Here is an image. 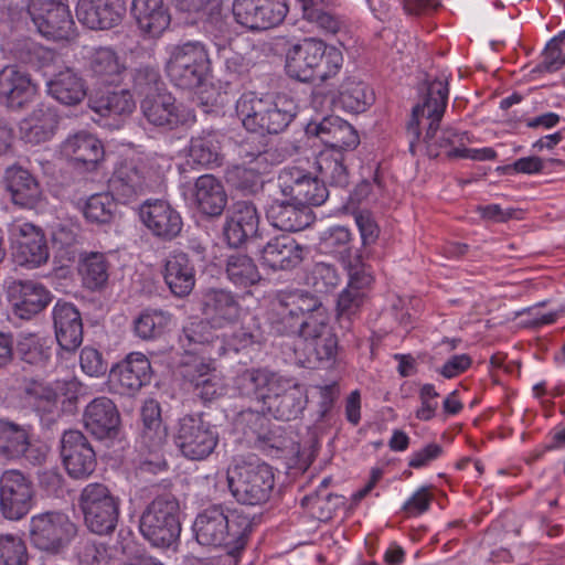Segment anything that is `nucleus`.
I'll use <instances>...</instances> for the list:
<instances>
[{"mask_svg":"<svg viewBox=\"0 0 565 565\" xmlns=\"http://www.w3.org/2000/svg\"><path fill=\"white\" fill-rule=\"evenodd\" d=\"M227 484L235 500L245 505L266 503L275 486L273 469L266 462H242L227 470Z\"/></svg>","mask_w":565,"mask_h":565,"instance_id":"obj_8","label":"nucleus"},{"mask_svg":"<svg viewBox=\"0 0 565 565\" xmlns=\"http://www.w3.org/2000/svg\"><path fill=\"white\" fill-rule=\"evenodd\" d=\"M31 445L30 426L0 418V459H18Z\"/></svg>","mask_w":565,"mask_h":565,"instance_id":"obj_43","label":"nucleus"},{"mask_svg":"<svg viewBox=\"0 0 565 565\" xmlns=\"http://www.w3.org/2000/svg\"><path fill=\"white\" fill-rule=\"evenodd\" d=\"M254 520L242 509L228 510L213 504L196 515L193 532L201 545L225 546L228 554L236 557L246 547Z\"/></svg>","mask_w":565,"mask_h":565,"instance_id":"obj_2","label":"nucleus"},{"mask_svg":"<svg viewBox=\"0 0 565 565\" xmlns=\"http://www.w3.org/2000/svg\"><path fill=\"white\" fill-rule=\"evenodd\" d=\"M126 12L124 0H78V21L90 30H109L120 24Z\"/></svg>","mask_w":565,"mask_h":565,"instance_id":"obj_25","label":"nucleus"},{"mask_svg":"<svg viewBox=\"0 0 565 565\" xmlns=\"http://www.w3.org/2000/svg\"><path fill=\"white\" fill-rule=\"evenodd\" d=\"M244 127L253 132L277 135L294 120L297 105L286 95L270 98H242L236 106Z\"/></svg>","mask_w":565,"mask_h":565,"instance_id":"obj_5","label":"nucleus"},{"mask_svg":"<svg viewBox=\"0 0 565 565\" xmlns=\"http://www.w3.org/2000/svg\"><path fill=\"white\" fill-rule=\"evenodd\" d=\"M305 247L289 235L270 238L259 249V262L264 267L278 270H290L303 260Z\"/></svg>","mask_w":565,"mask_h":565,"instance_id":"obj_29","label":"nucleus"},{"mask_svg":"<svg viewBox=\"0 0 565 565\" xmlns=\"http://www.w3.org/2000/svg\"><path fill=\"white\" fill-rule=\"evenodd\" d=\"M79 565H110V555L105 543L83 542L77 551Z\"/></svg>","mask_w":565,"mask_h":565,"instance_id":"obj_62","label":"nucleus"},{"mask_svg":"<svg viewBox=\"0 0 565 565\" xmlns=\"http://www.w3.org/2000/svg\"><path fill=\"white\" fill-rule=\"evenodd\" d=\"M151 488L154 490V498L141 513L139 530L153 546L169 547L181 533L180 503L171 491L159 493V486Z\"/></svg>","mask_w":565,"mask_h":565,"instance_id":"obj_4","label":"nucleus"},{"mask_svg":"<svg viewBox=\"0 0 565 565\" xmlns=\"http://www.w3.org/2000/svg\"><path fill=\"white\" fill-rule=\"evenodd\" d=\"M285 53L286 74L298 82L310 83L316 78L327 82L342 68L343 54L322 40L305 38L290 41L280 38L277 41Z\"/></svg>","mask_w":565,"mask_h":565,"instance_id":"obj_1","label":"nucleus"},{"mask_svg":"<svg viewBox=\"0 0 565 565\" xmlns=\"http://www.w3.org/2000/svg\"><path fill=\"white\" fill-rule=\"evenodd\" d=\"M166 73L173 86L194 90L205 84L211 74V60L205 45L188 41L171 47L166 62Z\"/></svg>","mask_w":565,"mask_h":565,"instance_id":"obj_6","label":"nucleus"},{"mask_svg":"<svg viewBox=\"0 0 565 565\" xmlns=\"http://www.w3.org/2000/svg\"><path fill=\"white\" fill-rule=\"evenodd\" d=\"M209 318L199 319L183 328L181 341L191 351H200L209 359L215 360L224 355V341L216 334Z\"/></svg>","mask_w":565,"mask_h":565,"instance_id":"obj_32","label":"nucleus"},{"mask_svg":"<svg viewBox=\"0 0 565 565\" xmlns=\"http://www.w3.org/2000/svg\"><path fill=\"white\" fill-rule=\"evenodd\" d=\"M19 358L31 365H45L51 356V348L46 340L38 334L29 333L23 335L17 344Z\"/></svg>","mask_w":565,"mask_h":565,"instance_id":"obj_57","label":"nucleus"},{"mask_svg":"<svg viewBox=\"0 0 565 565\" xmlns=\"http://www.w3.org/2000/svg\"><path fill=\"white\" fill-rule=\"evenodd\" d=\"M350 214L359 228L363 247L375 244L380 235V227L373 214L364 209H352Z\"/></svg>","mask_w":565,"mask_h":565,"instance_id":"obj_64","label":"nucleus"},{"mask_svg":"<svg viewBox=\"0 0 565 565\" xmlns=\"http://www.w3.org/2000/svg\"><path fill=\"white\" fill-rule=\"evenodd\" d=\"M47 92L61 104L74 106L86 96L85 81L73 70L65 68L47 82Z\"/></svg>","mask_w":565,"mask_h":565,"instance_id":"obj_42","label":"nucleus"},{"mask_svg":"<svg viewBox=\"0 0 565 565\" xmlns=\"http://www.w3.org/2000/svg\"><path fill=\"white\" fill-rule=\"evenodd\" d=\"M318 323L300 335L305 341L308 366L312 369L333 362L338 351V339L329 324V316Z\"/></svg>","mask_w":565,"mask_h":565,"instance_id":"obj_26","label":"nucleus"},{"mask_svg":"<svg viewBox=\"0 0 565 565\" xmlns=\"http://www.w3.org/2000/svg\"><path fill=\"white\" fill-rule=\"evenodd\" d=\"M141 420L143 438L152 440L156 446H161L167 437V428L162 423L161 407L157 401H146L141 408Z\"/></svg>","mask_w":565,"mask_h":565,"instance_id":"obj_55","label":"nucleus"},{"mask_svg":"<svg viewBox=\"0 0 565 565\" xmlns=\"http://www.w3.org/2000/svg\"><path fill=\"white\" fill-rule=\"evenodd\" d=\"M84 426L97 439H114L120 427V414L115 403L106 397L94 398L85 408Z\"/></svg>","mask_w":565,"mask_h":565,"instance_id":"obj_27","label":"nucleus"},{"mask_svg":"<svg viewBox=\"0 0 565 565\" xmlns=\"http://www.w3.org/2000/svg\"><path fill=\"white\" fill-rule=\"evenodd\" d=\"M339 100L347 111L360 114L373 104L374 94L365 83L347 78L340 86Z\"/></svg>","mask_w":565,"mask_h":565,"instance_id":"obj_49","label":"nucleus"},{"mask_svg":"<svg viewBox=\"0 0 565 565\" xmlns=\"http://www.w3.org/2000/svg\"><path fill=\"white\" fill-rule=\"evenodd\" d=\"M108 185L114 196L124 204L146 194L150 188L143 172L132 162L118 164Z\"/></svg>","mask_w":565,"mask_h":565,"instance_id":"obj_35","label":"nucleus"},{"mask_svg":"<svg viewBox=\"0 0 565 565\" xmlns=\"http://www.w3.org/2000/svg\"><path fill=\"white\" fill-rule=\"evenodd\" d=\"M26 12L36 31L47 40H70L75 22L67 4L57 0H29Z\"/></svg>","mask_w":565,"mask_h":565,"instance_id":"obj_12","label":"nucleus"},{"mask_svg":"<svg viewBox=\"0 0 565 565\" xmlns=\"http://www.w3.org/2000/svg\"><path fill=\"white\" fill-rule=\"evenodd\" d=\"M90 107L103 117L128 116L134 111L136 103L129 90L121 89L107 92L92 99Z\"/></svg>","mask_w":565,"mask_h":565,"instance_id":"obj_50","label":"nucleus"},{"mask_svg":"<svg viewBox=\"0 0 565 565\" xmlns=\"http://www.w3.org/2000/svg\"><path fill=\"white\" fill-rule=\"evenodd\" d=\"M29 534L34 547L50 554H58L76 536L77 525L66 513L46 511L31 518Z\"/></svg>","mask_w":565,"mask_h":565,"instance_id":"obj_11","label":"nucleus"},{"mask_svg":"<svg viewBox=\"0 0 565 565\" xmlns=\"http://www.w3.org/2000/svg\"><path fill=\"white\" fill-rule=\"evenodd\" d=\"M139 217L147 230L162 242L175 239L183 227L181 214L164 200H146L139 206Z\"/></svg>","mask_w":565,"mask_h":565,"instance_id":"obj_19","label":"nucleus"},{"mask_svg":"<svg viewBox=\"0 0 565 565\" xmlns=\"http://www.w3.org/2000/svg\"><path fill=\"white\" fill-rule=\"evenodd\" d=\"M12 256L20 266L35 268L45 264L50 252L43 231L31 223L17 226L14 228Z\"/></svg>","mask_w":565,"mask_h":565,"instance_id":"obj_21","label":"nucleus"},{"mask_svg":"<svg viewBox=\"0 0 565 565\" xmlns=\"http://www.w3.org/2000/svg\"><path fill=\"white\" fill-rule=\"evenodd\" d=\"M161 275L171 294L184 298L195 286V264L193 257L182 250L173 249L161 262Z\"/></svg>","mask_w":565,"mask_h":565,"instance_id":"obj_22","label":"nucleus"},{"mask_svg":"<svg viewBox=\"0 0 565 565\" xmlns=\"http://www.w3.org/2000/svg\"><path fill=\"white\" fill-rule=\"evenodd\" d=\"M121 500L103 482L87 483L79 493L78 507L84 525L96 535L115 532L120 515Z\"/></svg>","mask_w":565,"mask_h":565,"instance_id":"obj_7","label":"nucleus"},{"mask_svg":"<svg viewBox=\"0 0 565 565\" xmlns=\"http://www.w3.org/2000/svg\"><path fill=\"white\" fill-rule=\"evenodd\" d=\"M88 65L93 75L105 84L116 83L124 71L117 53L110 47L95 49Z\"/></svg>","mask_w":565,"mask_h":565,"instance_id":"obj_48","label":"nucleus"},{"mask_svg":"<svg viewBox=\"0 0 565 565\" xmlns=\"http://www.w3.org/2000/svg\"><path fill=\"white\" fill-rule=\"evenodd\" d=\"M36 85L29 73L17 65H7L0 71V103L10 109H22L36 94Z\"/></svg>","mask_w":565,"mask_h":565,"instance_id":"obj_28","label":"nucleus"},{"mask_svg":"<svg viewBox=\"0 0 565 565\" xmlns=\"http://www.w3.org/2000/svg\"><path fill=\"white\" fill-rule=\"evenodd\" d=\"M193 198L196 209L211 217L220 216L227 204L223 184L212 174H204L195 180Z\"/></svg>","mask_w":565,"mask_h":565,"instance_id":"obj_40","label":"nucleus"},{"mask_svg":"<svg viewBox=\"0 0 565 565\" xmlns=\"http://www.w3.org/2000/svg\"><path fill=\"white\" fill-rule=\"evenodd\" d=\"M174 443L189 460H204L216 448L218 433L203 413H192L178 420Z\"/></svg>","mask_w":565,"mask_h":565,"instance_id":"obj_10","label":"nucleus"},{"mask_svg":"<svg viewBox=\"0 0 565 565\" xmlns=\"http://www.w3.org/2000/svg\"><path fill=\"white\" fill-rule=\"evenodd\" d=\"M565 44V30L554 36L546 45L542 61L536 65L535 71L553 73L565 65L563 45Z\"/></svg>","mask_w":565,"mask_h":565,"instance_id":"obj_60","label":"nucleus"},{"mask_svg":"<svg viewBox=\"0 0 565 565\" xmlns=\"http://www.w3.org/2000/svg\"><path fill=\"white\" fill-rule=\"evenodd\" d=\"M140 107L149 124L166 130L177 129L194 119L192 111L177 103L175 97L166 90L148 94Z\"/></svg>","mask_w":565,"mask_h":565,"instance_id":"obj_17","label":"nucleus"},{"mask_svg":"<svg viewBox=\"0 0 565 565\" xmlns=\"http://www.w3.org/2000/svg\"><path fill=\"white\" fill-rule=\"evenodd\" d=\"M131 12L145 36L159 38L170 25L171 17L163 0H132Z\"/></svg>","mask_w":565,"mask_h":565,"instance_id":"obj_36","label":"nucleus"},{"mask_svg":"<svg viewBox=\"0 0 565 565\" xmlns=\"http://www.w3.org/2000/svg\"><path fill=\"white\" fill-rule=\"evenodd\" d=\"M7 298L15 316L29 320L40 313L51 301L50 292L31 280H14L7 287Z\"/></svg>","mask_w":565,"mask_h":565,"instance_id":"obj_24","label":"nucleus"},{"mask_svg":"<svg viewBox=\"0 0 565 565\" xmlns=\"http://www.w3.org/2000/svg\"><path fill=\"white\" fill-rule=\"evenodd\" d=\"M447 78H435L428 83L427 94L422 105H416L412 118L407 124V134L411 136L409 150L414 153L419 141V118L425 117L429 122L426 128L424 142L428 154H436V139L439 135V122L444 116L448 100Z\"/></svg>","mask_w":565,"mask_h":565,"instance_id":"obj_9","label":"nucleus"},{"mask_svg":"<svg viewBox=\"0 0 565 565\" xmlns=\"http://www.w3.org/2000/svg\"><path fill=\"white\" fill-rule=\"evenodd\" d=\"M225 273L227 279L238 288H248L262 280L256 263L245 254L230 255L226 259Z\"/></svg>","mask_w":565,"mask_h":565,"instance_id":"obj_47","label":"nucleus"},{"mask_svg":"<svg viewBox=\"0 0 565 565\" xmlns=\"http://www.w3.org/2000/svg\"><path fill=\"white\" fill-rule=\"evenodd\" d=\"M202 313L218 327L234 323L241 315L236 297L225 289H210L202 299Z\"/></svg>","mask_w":565,"mask_h":565,"instance_id":"obj_38","label":"nucleus"},{"mask_svg":"<svg viewBox=\"0 0 565 565\" xmlns=\"http://www.w3.org/2000/svg\"><path fill=\"white\" fill-rule=\"evenodd\" d=\"M266 216L276 228L285 232H299L313 221L311 211L290 198L273 200Z\"/></svg>","mask_w":565,"mask_h":565,"instance_id":"obj_33","label":"nucleus"},{"mask_svg":"<svg viewBox=\"0 0 565 565\" xmlns=\"http://www.w3.org/2000/svg\"><path fill=\"white\" fill-rule=\"evenodd\" d=\"M114 194L97 193L90 195L83 207L85 218L90 223L109 224L116 214L117 203Z\"/></svg>","mask_w":565,"mask_h":565,"instance_id":"obj_53","label":"nucleus"},{"mask_svg":"<svg viewBox=\"0 0 565 565\" xmlns=\"http://www.w3.org/2000/svg\"><path fill=\"white\" fill-rule=\"evenodd\" d=\"M58 121L55 109L42 105L20 122L21 139L31 145L46 142L55 135Z\"/></svg>","mask_w":565,"mask_h":565,"instance_id":"obj_39","label":"nucleus"},{"mask_svg":"<svg viewBox=\"0 0 565 565\" xmlns=\"http://www.w3.org/2000/svg\"><path fill=\"white\" fill-rule=\"evenodd\" d=\"M193 392L203 403L217 399L224 394L221 379L205 364H201L198 375L191 377Z\"/></svg>","mask_w":565,"mask_h":565,"instance_id":"obj_58","label":"nucleus"},{"mask_svg":"<svg viewBox=\"0 0 565 565\" xmlns=\"http://www.w3.org/2000/svg\"><path fill=\"white\" fill-rule=\"evenodd\" d=\"M259 214L250 201H237L224 225V237L231 247H241L248 238L256 236Z\"/></svg>","mask_w":565,"mask_h":565,"instance_id":"obj_31","label":"nucleus"},{"mask_svg":"<svg viewBox=\"0 0 565 565\" xmlns=\"http://www.w3.org/2000/svg\"><path fill=\"white\" fill-rule=\"evenodd\" d=\"M316 167L327 188L345 189L349 185L350 175L341 152H321L316 159Z\"/></svg>","mask_w":565,"mask_h":565,"instance_id":"obj_46","label":"nucleus"},{"mask_svg":"<svg viewBox=\"0 0 565 565\" xmlns=\"http://www.w3.org/2000/svg\"><path fill=\"white\" fill-rule=\"evenodd\" d=\"M275 311L271 326L281 335L300 337L329 316L320 299L302 289L279 291L275 298Z\"/></svg>","mask_w":565,"mask_h":565,"instance_id":"obj_3","label":"nucleus"},{"mask_svg":"<svg viewBox=\"0 0 565 565\" xmlns=\"http://www.w3.org/2000/svg\"><path fill=\"white\" fill-rule=\"evenodd\" d=\"M62 151L87 171L95 170L105 154L102 141L86 131L66 138L62 143Z\"/></svg>","mask_w":565,"mask_h":565,"instance_id":"obj_37","label":"nucleus"},{"mask_svg":"<svg viewBox=\"0 0 565 565\" xmlns=\"http://www.w3.org/2000/svg\"><path fill=\"white\" fill-rule=\"evenodd\" d=\"M28 547L24 540L17 534H0V565H26Z\"/></svg>","mask_w":565,"mask_h":565,"instance_id":"obj_59","label":"nucleus"},{"mask_svg":"<svg viewBox=\"0 0 565 565\" xmlns=\"http://www.w3.org/2000/svg\"><path fill=\"white\" fill-rule=\"evenodd\" d=\"M61 458L67 475L86 479L96 469V454L87 437L77 429L65 430L61 438Z\"/></svg>","mask_w":565,"mask_h":565,"instance_id":"obj_18","label":"nucleus"},{"mask_svg":"<svg viewBox=\"0 0 565 565\" xmlns=\"http://www.w3.org/2000/svg\"><path fill=\"white\" fill-rule=\"evenodd\" d=\"M289 11L287 0H234L233 14L237 23L263 31L284 22Z\"/></svg>","mask_w":565,"mask_h":565,"instance_id":"obj_16","label":"nucleus"},{"mask_svg":"<svg viewBox=\"0 0 565 565\" xmlns=\"http://www.w3.org/2000/svg\"><path fill=\"white\" fill-rule=\"evenodd\" d=\"M308 403L307 391L295 377L280 375L269 393L263 396V412L278 420L298 418Z\"/></svg>","mask_w":565,"mask_h":565,"instance_id":"obj_14","label":"nucleus"},{"mask_svg":"<svg viewBox=\"0 0 565 565\" xmlns=\"http://www.w3.org/2000/svg\"><path fill=\"white\" fill-rule=\"evenodd\" d=\"M172 315L161 309L143 310L134 321V330L142 340L160 338L171 323Z\"/></svg>","mask_w":565,"mask_h":565,"instance_id":"obj_52","label":"nucleus"},{"mask_svg":"<svg viewBox=\"0 0 565 565\" xmlns=\"http://www.w3.org/2000/svg\"><path fill=\"white\" fill-rule=\"evenodd\" d=\"M331 482V477L324 478L318 491L315 494H309L302 498L301 505L310 508L312 514L319 520H329L332 516V512L337 509L341 497L333 493H322Z\"/></svg>","mask_w":565,"mask_h":565,"instance_id":"obj_56","label":"nucleus"},{"mask_svg":"<svg viewBox=\"0 0 565 565\" xmlns=\"http://www.w3.org/2000/svg\"><path fill=\"white\" fill-rule=\"evenodd\" d=\"M53 324L58 345L75 352L83 342V320L78 309L71 302L58 300L53 308Z\"/></svg>","mask_w":565,"mask_h":565,"instance_id":"obj_30","label":"nucleus"},{"mask_svg":"<svg viewBox=\"0 0 565 565\" xmlns=\"http://www.w3.org/2000/svg\"><path fill=\"white\" fill-rule=\"evenodd\" d=\"M35 490L29 476L10 469L0 476V513L9 521L24 519L34 504Z\"/></svg>","mask_w":565,"mask_h":565,"instance_id":"obj_13","label":"nucleus"},{"mask_svg":"<svg viewBox=\"0 0 565 565\" xmlns=\"http://www.w3.org/2000/svg\"><path fill=\"white\" fill-rule=\"evenodd\" d=\"M151 364L149 359L132 352L110 369L109 381L121 395H135L151 381Z\"/></svg>","mask_w":565,"mask_h":565,"instance_id":"obj_20","label":"nucleus"},{"mask_svg":"<svg viewBox=\"0 0 565 565\" xmlns=\"http://www.w3.org/2000/svg\"><path fill=\"white\" fill-rule=\"evenodd\" d=\"M79 274L83 285L92 290L103 289L109 278V263L105 254L99 252L84 253L79 259Z\"/></svg>","mask_w":565,"mask_h":565,"instance_id":"obj_45","label":"nucleus"},{"mask_svg":"<svg viewBox=\"0 0 565 565\" xmlns=\"http://www.w3.org/2000/svg\"><path fill=\"white\" fill-rule=\"evenodd\" d=\"M279 188L284 198H290L298 204L319 206L329 196V190L319 175L299 168H285L278 177Z\"/></svg>","mask_w":565,"mask_h":565,"instance_id":"obj_15","label":"nucleus"},{"mask_svg":"<svg viewBox=\"0 0 565 565\" xmlns=\"http://www.w3.org/2000/svg\"><path fill=\"white\" fill-rule=\"evenodd\" d=\"M280 374L267 369H247L237 374L234 384L242 396H255L263 404V396L269 393Z\"/></svg>","mask_w":565,"mask_h":565,"instance_id":"obj_44","label":"nucleus"},{"mask_svg":"<svg viewBox=\"0 0 565 565\" xmlns=\"http://www.w3.org/2000/svg\"><path fill=\"white\" fill-rule=\"evenodd\" d=\"M268 418L260 412L244 409L236 417V425L245 435L253 434L257 439H266Z\"/></svg>","mask_w":565,"mask_h":565,"instance_id":"obj_63","label":"nucleus"},{"mask_svg":"<svg viewBox=\"0 0 565 565\" xmlns=\"http://www.w3.org/2000/svg\"><path fill=\"white\" fill-rule=\"evenodd\" d=\"M24 399L38 413L53 414L57 409V393L38 381H30L24 387Z\"/></svg>","mask_w":565,"mask_h":565,"instance_id":"obj_54","label":"nucleus"},{"mask_svg":"<svg viewBox=\"0 0 565 565\" xmlns=\"http://www.w3.org/2000/svg\"><path fill=\"white\" fill-rule=\"evenodd\" d=\"M6 190L14 205L34 209L42 200V190L38 180L22 167H11L4 173Z\"/></svg>","mask_w":565,"mask_h":565,"instance_id":"obj_34","label":"nucleus"},{"mask_svg":"<svg viewBox=\"0 0 565 565\" xmlns=\"http://www.w3.org/2000/svg\"><path fill=\"white\" fill-rule=\"evenodd\" d=\"M134 86L142 95L161 92L160 85H163L159 70L151 65H140L134 72Z\"/></svg>","mask_w":565,"mask_h":565,"instance_id":"obj_61","label":"nucleus"},{"mask_svg":"<svg viewBox=\"0 0 565 565\" xmlns=\"http://www.w3.org/2000/svg\"><path fill=\"white\" fill-rule=\"evenodd\" d=\"M262 169L247 168L244 166H233L226 170V182L238 193L244 196H255L262 192L264 180Z\"/></svg>","mask_w":565,"mask_h":565,"instance_id":"obj_51","label":"nucleus"},{"mask_svg":"<svg viewBox=\"0 0 565 565\" xmlns=\"http://www.w3.org/2000/svg\"><path fill=\"white\" fill-rule=\"evenodd\" d=\"M306 134L319 138L327 147L338 150H352L360 143L358 131L347 120L330 115L320 121L310 120Z\"/></svg>","mask_w":565,"mask_h":565,"instance_id":"obj_23","label":"nucleus"},{"mask_svg":"<svg viewBox=\"0 0 565 565\" xmlns=\"http://www.w3.org/2000/svg\"><path fill=\"white\" fill-rule=\"evenodd\" d=\"M223 135L215 129H203L190 140L189 157L193 162L204 167H220Z\"/></svg>","mask_w":565,"mask_h":565,"instance_id":"obj_41","label":"nucleus"}]
</instances>
